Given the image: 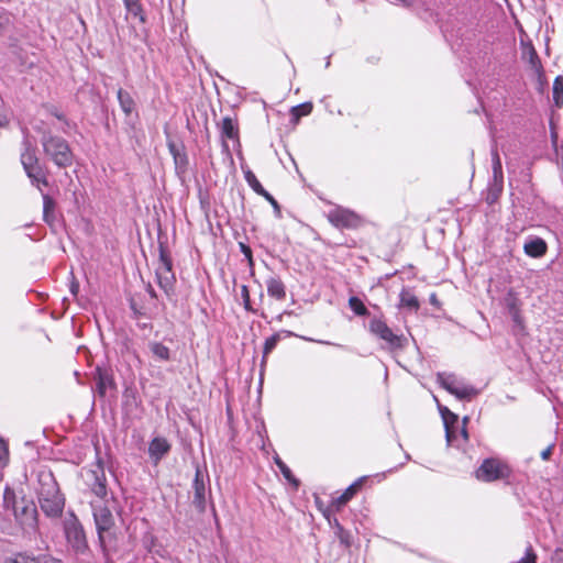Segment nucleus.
<instances>
[{"label": "nucleus", "instance_id": "nucleus-28", "mask_svg": "<svg viewBox=\"0 0 563 563\" xmlns=\"http://www.w3.org/2000/svg\"><path fill=\"white\" fill-rule=\"evenodd\" d=\"M400 306L409 310L417 311L420 308V302L416 295L409 290L400 292Z\"/></svg>", "mask_w": 563, "mask_h": 563}, {"label": "nucleus", "instance_id": "nucleus-12", "mask_svg": "<svg viewBox=\"0 0 563 563\" xmlns=\"http://www.w3.org/2000/svg\"><path fill=\"white\" fill-rule=\"evenodd\" d=\"M3 563H62V561L47 553L34 555L33 553L25 551L15 552L5 556Z\"/></svg>", "mask_w": 563, "mask_h": 563}, {"label": "nucleus", "instance_id": "nucleus-38", "mask_svg": "<svg viewBox=\"0 0 563 563\" xmlns=\"http://www.w3.org/2000/svg\"><path fill=\"white\" fill-rule=\"evenodd\" d=\"M9 463V448L4 439L0 438V468H3Z\"/></svg>", "mask_w": 563, "mask_h": 563}, {"label": "nucleus", "instance_id": "nucleus-53", "mask_svg": "<svg viewBox=\"0 0 563 563\" xmlns=\"http://www.w3.org/2000/svg\"><path fill=\"white\" fill-rule=\"evenodd\" d=\"M323 516H324L328 520H330V518H329V511H328V510L323 511Z\"/></svg>", "mask_w": 563, "mask_h": 563}, {"label": "nucleus", "instance_id": "nucleus-30", "mask_svg": "<svg viewBox=\"0 0 563 563\" xmlns=\"http://www.w3.org/2000/svg\"><path fill=\"white\" fill-rule=\"evenodd\" d=\"M312 108V102H305L292 107L290 110V121L297 123L301 117L309 114Z\"/></svg>", "mask_w": 563, "mask_h": 563}, {"label": "nucleus", "instance_id": "nucleus-44", "mask_svg": "<svg viewBox=\"0 0 563 563\" xmlns=\"http://www.w3.org/2000/svg\"><path fill=\"white\" fill-rule=\"evenodd\" d=\"M529 59H530V64L532 65V67H538L540 66V58L536 52V49L531 46L530 48V52H529Z\"/></svg>", "mask_w": 563, "mask_h": 563}, {"label": "nucleus", "instance_id": "nucleus-54", "mask_svg": "<svg viewBox=\"0 0 563 563\" xmlns=\"http://www.w3.org/2000/svg\"><path fill=\"white\" fill-rule=\"evenodd\" d=\"M56 118H57L58 120H64V117H63L62 114H56Z\"/></svg>", "mask_w": 563, "mask_h": 563}, {"label": "nucleus", "instance_id": "nucleus-49", "mask_svg": "<svg viewBox=\"0 0 563 563\" xmlns=\"http://www.w3.org/2000/svg\"><path fill=\"white\" fill-rule=\"evenodd\" d=\"M241 250L244 253V255L249 258H251L252 252L251 249L244 244H241Z\"/></svg>", "mask_w": 563, "mask_h": 563}, {"label": "nucleus", "instance_id": "nucleus-11", "mask_svg": "<svg viewBox=\"0 0 563 563\" xmlns=\"http://www.w3.org/2000/svg\"><path fill=\"white\" fill-rule=\"evenodd\" d=\"M58 484L55 479L54 474L48 468H41L37 471V497L40 496H53L58 493Z\"/></svg>", "mask_w": 563, "mask_h": 563}, {"label": "nucleus", "instance_id": "nucleus-1", "mask_svg": "<svg viewBox=\"0 0 563 563\" xmlns=\"http://www.w3.org/2000/svg\"><path fill=\"white\" fill-rule=\"evenodd\" d=\"M3 508L12 512L15 521L24 531L36 529V506L32 499L26 498L23 490L16 493L13 488L7 485L3 490Z\"/></svg>", "mask_w": 563, "mask_h": 563}, {"label": "nucleus", "instance_id": "nucleus-8", "mask_svg": "<svg viewBox=\"0 0 563 563\" xmlns=\"http://www.w3.org/2000/svg\"><path fill=\"white\" fill-rule=\"evenodd\" d=\"M65 536L70 547L79 553H82L87 548L86 536L81 525L76 517H71L65 521Z\"/></svg>", "mask_w": 563, "mask_h": 563}, {"label": "nucleus", "instance_id": "nucleus-46", "mask_svg": "<svg viewBox=\"0 0 563 563\" xmlns=\"http://www.w3.org/2000/svg\"><path fill=\"white\" fill-rule=\"evenodd\" d=\"M269 203L274 207V209L279 212V205L276 199L267 191L266 196H263Z\"/></svg>", "mask_w": 563, "mask_h": 563}, {"label": "nucleus", "instance_id": "nucleus-50", "mask_svg": "<svg viewBox=\"0 0 563 563\" xmlns=\"http://www.w3.org/2000/svg\"><path fill=\"white\" fill-rule=\"evenodd\" d=\"M78 289H79V285H78V284L73 283V284H71V286H70V291H71V294H73V295H76V294H77V291H78Z\"/></svg>", "mask_w": 563, "mask_h": 563}, {"label": "nucleus", "instance_id": "nucleus-7", "mask_svg": "<svg viewBox=\"0 0 563 563\" xmlns=\"http://www.w3.org/2000/svg\"><path fill=\"white\" fill-rule=\"evenodd\" d=\"M438 382L442 388L459 399H471L477 394L474 387L462 384L452 374L439 373Z\"/></svg>", "mask_w": 563, "mask_h": 563}, {"label": "nucleus", "instance_id": "nucleus-14", "mask_svg": "<svg viewBox=\"0 0 563 563\" xmlns=\"http://www.w3.org/2000/svg\"><path fill=\"white\" fill-rule=\"evenodd\" d=\"M170 443L163 437H155L148 444V456L154 465H157L162 459L170 451Z\"/></svg>", "mask_w": 563, "mask_h": 563}, {"label": "nucleus", "instance_id": "nucleus-3", "mask_svg": "<svg viewBox=\"0 0 563 563\" xmlns=\"http://www.w3.org/2000/svg\"><path fill=\"white\" fill-rule=\"evenodd\" d=\"M512 468L500 457H487L475 470V477L483 483L509 482Z\"/></svg>", "mask_w": 563, "mask_h": 563}, {"label": "nucleus", "instance_id": "nucleus-13", "mask_svg": "<svg viewBox=\"0 0 563 563\" xmlns=\"http://www.w3.org/2000/svg\"><path fill=\"white\" fill-rule=\"evenodd\" d=\"M38 501L41 509L46 516L58 517L62 515L65 500L59 492L53 496H40Z\"/></svg>", "mask_w": 563, "mask_h": 563}, {"label": "nucleus", "instance_id": "nucleus-45", "mask_svg": "<svg viewBox=\"0 0 563 563\" xmlns=\"http://www.w3.org/2000/svg\"><path fill=\"white\" fill-rule=\"evenodd\" d=\"M553 448H554V445H553V444H551V445H549L548 448H545V449L540 453V456H541V459H542L543 461H548V460L551 457L552 452H553Z\"/></svg>", "mask_w": 563, "mask_h": 563}, {"label": "nucleus", "instance_id": "nucleus-16", "mask_svg": "<svg viewBox=\"0 0 563 563\" xmlns=\"http://www.w3.org/2000/svg\"><path fill=\"white\" fill-rule=\"evenodd\" d=\"M364 482L365 477H362L352 483L338 498L333 500L332 506L338 510L344 507L361 490Z\"/></svg>", "mask_w": 563, "mask_h": 563}, {"label": "nucleus", "instance_id": "nucleus-48", "mask_svg": "<svg viewBox=\"0 0 563 563\" xmlns=\"http://www.w3.org/2000/svg\"><path fill=\"white\" fill-rule=\"evenodd\" d=\"M554 559H556L560 563H563V550H561V549L555 550Z\"/></svg>", "mask_w": 563, "mask_h": 563}, {"label": "nucleus", "instance_id": "nucleus-2", "mask_svg": "<svg viewBox=\"0 0 563 563\" xmlns=\"http://www.w3.org/2000/svg\"><path fill=\"white\" fill-rule=\"evenodd\" d=\"M44 153L59 168L69 167L74 162V154L68 142L57 135L44 134L41 140Z\"/></svg>", "mask_w": 563, "mask_h": 563}, {"label": "nucleus", "instance_id": "nucleus-39", "mask_svg": "<svg viewBox=\"0 0 563 563\" xmlns=\"http://www.w3.org/2000/svg\"><path fill=\"white\" fill-rule=\"evenodd\" d=\"M11 23V15L9 12L0 9V34L9 26Z\"/></svg>", "mask_w": 563, "mask_h": 563}, {"label": "nucleus", "instance_id": "nucleus-23", "mask_svg": "<svg viewBox=\"0 0 563 563\" xmlns=\"http://www.w3.org/2000/svg\"><path fill=\"white\" fill-rule=\"evenodd\" d=\"M25 173H26L27 177L31 179L32 184L34 186H36L41 192H43L41 189V185L47 186V184H48L43 168L38 165V166H35L34 168H32V170L31 169L25 170Z\"/></svg>", "mask_w": 563, "mask_h": 563}, {"label": "nucleus", "instance_id": "nucleus-31", "mask_svg": "<svg viewBox=\"0 0 563 563\" xmlns=\"http://www.w3.org/2000/svg\"><path fill=\"white\" fill-rule=\"evenodd\" d=\"M273 459H274L276 466L278 467V470L280 471L283 476L285 477V479L288 483L292 484L295 487H297L298 481L295 478L290 468L283 462V460L279 457V455L277 453H275Z\"/></svg>", "mask_w": 563, "mask_h": 563}, {"label": "nucleus", "instance_id": "nucleus-37", "mask_svg": "<svg viewBox=\"0 0 563 563\" xmlns=\"http://www.w3.org/2000/svg\"><path fill=\"white\" fill-rule=\"evenodd\" d=\"M124 7L130 14H132L135 18H139L140 22H145V16L143 14V9L140 3V0L124 3Z\"/></svg>", "mask_w": 563, "mask_h": 563}, {"label": "nucleus", "instance_id": "nucleus-51", "mask_svg": "<svg viewBox=\"0 0 563 563\" xmlns=\"http://www.w3.org/2000/svg\"><path fill=\"white\" fill-rule=\"evenodd\" d=\"M147 292L152 298H156V292L151 285H148V287H147Z\"/></svg>", "mask_w": 563, "mask_h": 563}, {"label": "nucleus", "instance_id": "nucleus-24", "mask_svg": "<svg viewBox=\"0 0 563 563\" xmlns=\"http://www.w3.org/2000/svg\"><path fill=\"white\" fill-rule=\"evenodd\" d=\"M170 154L173 155L175 167L177 170L185 172L188 165L187 155L180 152L173 143L168 144Z\"/></svg>", "mask_w": 563, "mask_h": 563}, {"label": "nucleus", "instance_id": "nucleus-19", "mask_svg": "<svg viewBox=\"0 0 563 563\" xmlns=\"http://www.w3.org/2000/svg\"><path fill=\"white\" fill-rule=\"evenodd\" d=\"M267 294L277 300H284L286 297V289L284 283L276 277H271L266 280Z\"/></svg>", "mask_w": 563, "mask_h": 563}, {"label": "nucleus", "instance_id": "nucleus-26", "mask_svg": "<svg viewBox=\"0 0 563 563\" xmlns=\"http://www.w3.org/2000/svg\"><path fill=\"white\" fill-rule=\"evenodd\" d=\"M282 334H284L285 336H297L294 332L288 330H284L279 333H274L273 335L265 340L263 349L264 357L276 347L277 343L280 341Z\"/></svg>", "mask_w": 563, "mask_h": 563}, {"label": "nucleus", "instance_id": "nucleus-27", "mask_svg": "<svg viewBox=\"0 0 563 563\" xmlns=\"http://www.w3.org/2000/svg\"><path fill=\"white\" fill-rule=\"evenodd\" d=\"M442 418L445 427L446 437L449 440H451L452 437H454V426L459 421L457 415L450 411L448 408H444L442 410Z\"/></svg>", "mask_w": 563, "mask_h": 563}, {"label": "nucleus", "instance_id": "nucleus-22", "mask_svg": "<svg viewBox=\"0 0 563 563\" xmlns=\"http://www.w3.org/2000/svg\"><path fill=\"white\" fill-rule=\"evenodd\" d=\"M24 151L21 154V163L23 165L24 170L34 168L35 166H38V159L36 157L34 148H32L31 144L29 142H24Z\"/></svg>", "mask_w": 563, "mask_h": 563}, {"label": "nucleus", "instance_id": "nucleus-36", "mask_svg": "<svg viewBox=\"0 0 563 563\" xmlns=\"http://www.w3.org/2000/svg\"><path fill=\"white\" fill-rule=\"evenodd\" d=\"M553 101L558 108L563 106V79L556 77L553 81Z\"/></svg>", "mask_w": 563, "mask_h": 563}, {"label": "nucleus", "instance_id": "nucleus-21", "mask_svg": "<svg viewBox=\"0 0 563 563\" xmlns=\"http://www.w3.org/2000/svg\"><path fill=\"white\" fill-rule=\"evenodd\" d=\"M148 349L155 360L159 362H168L172 358V353L168 346L161 342L152 341L148 343Z\"/></svg>", "mask_w": 563, "mask_h": 563}, {"label": "nucleus", "instance_id": "nucleus-25", "mask_svg": "<svg viewBox=\"0 0 563 563\" xmlns=\"http://www.w3.org/2000/svg\"><path fill=\"white\" fill-rule=\"evenodd\" d=\"M42 197H43L44 221L52 225L55 220V214H54L55 201L53 200V198H51L48 195H46L44 192H42Z\"/></svg>", "mask_w": 563, "mask_h": 563}, {"label": "nucleus", "instance_id": "nucleus-41", "mask_svg": "<svg viewBox=\"0 0 563 563\" xmlns=\"http://www.w3.org/2000/svg\"><path fill=\"white\" fill-rule=\"evenodd\" d=\"M518 563H537V555L532 547L527 549L526 555Z\"/></svg>", "mask_w": 563, "mask_h": 563}, {"label": "nucleus", "instance_id": "nucleus-29", "mask_svg": "<svg viewBox=\"0 0 563 563\" xmlns=\"http://www.w3.org/2000/svg\"><path fill=\"white\" fill-rule=\"evenodd\" d=\"M492 156H493L494 181L496 183V185H498L499 191H501L503 179H504L501 161H500V157H499V154L497 151L493 152Z\"/></svg>", "mask_w": 563, "mask_h": 563}, {"label": "nucleus", "instance_id": "nucleus-52", "mask_svg": "<svg viewBox=\"0 0 563 563\" xmlns=\"http://www.w3.org/2000/svg\"><path fill=\"white\" fill-rule=\"evenodd\" d=\"M462 434H463V437H464V439H465V440H467V439H468V434H467V431H466L465 427H464V428H463V430H462Z\"/></svg>", "mask_w": 563, "mask_h": 563}, {"label": "nucleus", "instance_id": "nucleus-55", "mask_svg": "<svg viewBox=\"0 0 563 563\" xmlns=\"http://www.w3.org/2000/svg\"><path fill=\"white\" fill-rule=\"evenodd\" d=\"M467 420H468V418H467V417H465V418L463 419V422H464V423H466V422H467Z\"/></svg>", "mask_w": 563, "mask_h": 563}, {"label": "nucleus", "instance_id": "nucleus-40", "mask_svg": "<svg viewBox=\"0 0 563 563\" xmlns=\"http://www.w3.org/2000/svg\"><path fill=\"white\" fill-rule=\"evenodd\" d=\"M241 296H242V299H243V305H244L245 310L253 311V309L251 307L250 292H249V289H247V287L245 285H243L241 287Z\"/></svg>", "mask_w": 563, "mask_h": 563}, {"label": "nucleus", "instance_id": "nucleus-4", "mask_svg": "<svg viewBox=\"0 0 563 563\" xmlns=\"http://www.w3.org/2000/svg\"><path fill=\"white\" fill-rule=\"evenodd\" d=\"M369 332L382 340L389 350H401L407 342V339L402 334H396L388 327L385 320L380 318H373L368 323Z\"/></svg>", "mask_w": 563, "mask_h": 563}, {"label": "nucleus", "instance_id": "nucleus-18", "mask_svg": "<svg viewBox=\"0 0 563 563\" xmlns=\"http://www.w3.org/2000/svg\"><path fill=\"white\" fill-rule=\"evenodd\" d=\"M221 135L229 140L239 139V126L235 119L224 117L220 123Z\"/></svg>", "mask_w": 563, "mask_h": 563}, {"label": "nucleus", "instance_id": "nucleus-33", "mask_svg": "<svg viewBox=\"0 0 563 563\" xmlns=\"http://www.w3.org/2000/svg\"><path fill=\"white\" fill-rule=\"evenodd\" d=\"M505 301L509 313L521 310V301L512 288L507 291Z\"/></svg>", "mask_w": 563, "mask_h": 563}, {"label": "nucleus", "instance_id": "nucleus-15", "mask_svg": "<svg viewBox=\"0 0 563 563\" xmlns=\"http://www.w3.org/2000/svg\"><path fill=\"white\" fill-rule=\"evenodd\" d=\"M192 487H194L192 503L200 512H203L206 510V505H207V500H206L207 487L203 482V477H202L200 470L196 471Z\"/></svg>", "mask_w": 563, "mask_h": 563}, {"label": "nucleus", "instance_id": "nucleus-17", "mask_svg": "<svg viewBox=\"0 0 563 563\" xmlns=\"http://www.w3.org/2000/svg\"><path fill=\"white\" fill-rule=\"evenodd\" d=\"M525 253L531 257H542L548 251V245L544 240L537 238L527 242L523 246Z\"/></svg>", "mask_w": 563, "mask_h": 563}, {"label": "nucleus", "instance_id": "nucleus-47", "mask_svg": "<svg viewBox=\"0 0 563 563\" xmlns=\"http://www.w3.org/2000/svg\"><path fill=\"white\" fill-rule=\"evenodd\" d=\"M97 388L101 395L106 393V378L100 375L99 380L97 383Z\"/></svg>", "mask_w": 563, "mask_h": 563}, {"label": "nucleus", "instance_id": "nucleus-6", "mask_svg": "<svg viewBox=\"0 0 563 563\" xmlns=\"http://www.w3.org/2000/svg\"><path fill=\"white\" fill-rule=\"evenodd\" d=\"M155 274L157 284L161 289L167 296H172L174 294L176 278L173 272L172 260L167 252L163 249L159 250V261Z\"/></svg>", "mask_w": 563, "mask_h": 563}, {"label": "nucleus", "instance_id": "nucleus-35", "mask_svg": "<svg viewBox=\"0 0 563 563\" xmlns=\"http://www.w3.org/2000/svg\"><path fill=\"white\" fill-rule=\"evenodd\" d=\"M334 534L340 540L341 544L344 545L345 549H349L352 544L351 533L343 529V527L335 519V530Z\"/></svg>", "mask_w": 563, "mask_h": 563}, {"label": "nucleus", "instance_id": "nucleus-9", "mask_svg": "<svg viewBox=\"0 0 563 563\" xmlns=\"http://www.w3.org/2000/svg\"><path fill=\"white\" fill-rule=\"evenodd\" d=\"M91 506L99 540L103 544L106 533H108V531L113 526V516L110 509L106 506L99 505L97 503H92Z\"/></svg>", "mask_w": 563, "mask_h": 563}, {"label": "nucleus", "instance_id": "nucleus-20", "mask_svg": "<svg viewBox=\"0 0 563 563\" xmlns=\"http://www.w3.org/2000/svg\"><path fill=\"white\" fill-rule=\"evenodd\" d=\"M117 98L123 113L129 117L135 109V101L130 92L123 90L122 88L118 89Z\"/></svg>", "mask_w": 563, "mask_h": 563}, {"label": "nucleus", "instance_id": "nucleus-10", "mask_svg": "<svg viewBox=\"0 0 563 563\" xmlns=\"http://www.w3.org/2000/svg\"><path fill=\"white\" fill-rule=\"evenodd\" d=\"M328 220L341 229H356L362 223V219L356 213L340 208L331 210L328 213Z\"/></svg>", "mask_w": 563, "mask_h": 563}, {"label": "nucleus", "instance_id": "nucleus-5", "mask_svg": "<svg viewBox=\"0 0 563 563\" xmlns=\"http://www.w3.org/2000/svg\"><path fill=\"white\" fill-rule=\"evenodd\" d=\"M84 478L91 492L98 498L104 500L108 495L107 478L103 462L100 457H97L96 463L92 464L91 467L85 470Z\"/></svg>", "mask_w": 563, "mask_h": 563}, {"label": "nucleus", "instance_id": "nucleus-43", "mask_svg": "<svg viewBox=\"0 0 563 563\" xmlns=\"http://www.w3.org/2000/svg\"><path fill=\"white\" fill-rule=\"evenodd\" d=\"M510 316H511V318H512L514 322H515L518 327H520L521 329H523V328H525V320H523V317H522V314H521V310L516 311V312H512V313H510Z\"/></svg>", "mask_w": 563, "mask_h": 563}, {"label": "nucleus", "instance_id": "nucleus-32", "mask_svg": "<svg viewBox=\"0 0 563 563\" xmlns=\"http://www.w3.org/2000/svg\"><path fill=\"white\" fill-rule=\"evenodd\" d=\"M244 179L247 185L260 196H266L267 191L264 189L262 184L258 181L254 173L250 169L244 170Z\"/></svg>", "mask_w": 563, "mask_h": 563}, {"label": "nucleus", "instance_id": "nucleus-34", "mask_svg": "<svg viewBox=\"0 0 563 563\" xmlns=\"http://www.w3.org/2000/svg\"><path fill=\"white\" fill-rule=\"evenodd\" d=\"M349 307L358 317H365L369 314V311L364 302L356 296L349 298Z\"/></svg>", "mask_w": 563, "mask_h": 563}, {"label": "nucleus", "instance_id": "nucleus-56", "mask_svg": "<svg viewBox=\"0 0 563 563\" xmlns=\"http://www.w3.org/2000/svg\"><path fill=\"white\" fill-rule=\"evenodd\" d=\"M305 340H308V341H313V339L311 338H303Z\"/></svg>", "mask_w": 563, "mask_h": 563}, {"label": "nucleus", "instance_id": "nucleus-42", "mask_svg": "<svg viewBox=\"0 0 563 563\" xmlns=\"http://www.w3.org/2000/svg\"><path fill=\"white\" fill-rule=\"evenodd\" d=\"M8 123L9 119L4 110L2 98L0 97V129L5 128Z\"/></svg>", "mask_w": 563, "mask_h": 563}]
</instances>
